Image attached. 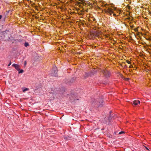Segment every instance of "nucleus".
I'll use <instances>...</instances> for the list:
<instances>
[{
  "label": "nucleus",
  "instance_id": "obj_1",
  "mask_svg": "<svg viewBox=\"0 0 151 151\" xmlns=\"http://www.w3.org/2000/svg\"><path fill=\"white\" fill-rule=\"evenodd\" d=\"M92 35H93V36H97L99 37H101L102 36V33L99 31L94 30L93 31V33Z\"/></svg>",
  "mask_w": 151,
  "mask_h": 151
},
{
  "label": "nucleus",
  "instance_id": "obj_2",
  "mask_svg": "<svg viewBox=\"0 0 151 151\" xmlns=\"http://www.w3.org/2000/svg\"><path fill=\"white\" fill-rule=\"evenodd\" d=\"M58 70L57 67L55 66H53L52 70V76L55 77H57L58 76Z\"/></svg>",
  "mask_w": 151,
  "mask_h": 151
},
{
  "label": "nucleus",
  "instance_id": "obj_3",
  "mask_svg": "<svg viewBox=\"0 0 151 151\" xmlns=\"http://www.w3.org/2000/svg\"><path fill=\"white\" fill-rule=\"evenodd\" d=\"M111 75L110 72L107 70L104 69V78H108L110 77Z\"/></svg>",
  "mask_w": 151,
  "mask_h": 151
},
{
  "label": "nucleus",
  "instance_id": "obj_4",
  "mask_svg": "<svg viewBox=\"0 0 151 151\" xmlns=\"http://www.w3.org/2000/svg\"><path fill=\"white\" fill-rule=\"evenodd\" d=\"M12 66L14 67L17 70H19V66L17 64H14L12 65Z\"/></svg>",
  "mask_w": 151,
  "mask_h": 151
},
{
  "label": "nucleus",
  "instance_id": "obj_5",
  "mask_svg": "<svg viewBox=\"0 0 151 151\" xmlns=\"http://www.w3.org/2000/svg\"><path fill=\"white\" fill-rule=\"evenodd\" d=\"M111 111H110L109 112V114H108V116H107L108 118V120L109 121V122H110L111 120L112 119V117L111 115Z\"/></svg>",
  "mask_w": 151,
  "mask_h": 151
},
{
  "label": "nucleus",
  "instance_id": "obj_6",
  "mask_svg": "<svg viewBox=\"0 0 151 151\" xmlns=\"http://www.w3.org/2000/svg\"><path fill=\"white\" fill-rule=\"evenodd\" d=\"M140 104V101L139 100H134L133 101V104L134 105H137Z\"/></svg>",
  "mask_w": 151,
  "mask_h": 151
},
{
  "label": "nucleus",
  "instance_id": "obj_7",
  "mask_svg": "<svg viewBox=\"0 0 151 151\" xmlns=\"http://www.w3.org/2000/svg\"><path fill=\"white\" fill-rule=\"evenodd\" d=\"M104 37H105L106 38H107L109 40L110 39V37H109V35H106V34H105V32H104Z\"/></svg>",
  "mask_w": 151,
  "mask_h": 151
},
{
  "label": "nucleus",
  "instance_id": "obj_8",
  "mask_svg": "<svg viewBox=\"0 0 151 151\" xmlns=\"http://www.w3.org/2000/svg\"><path fill=\"white\" fill-rule=\"evenodd\" d=\"M99 103L100 104V105L99 106L101 105L102 106L103 105V100H100L99 101Z\"/></svg>",
  "mask_w": 151,
  "mask_h": 151
},
{
  "label": "nucleus",
  "instance_id": "obj_9",
  "mask_svg": "<svg viewBox=\"0 0 151 151\" xmlns=\"http://www.w3.org/2000/svg\"><path fill=\"white\" fill-rule=\"evenodd\" d=\"M24 45L25 47H27L29 45V44L28 42H25L24 44Z\"/></svg>",
  "mask_w": 151,
  "mask_h": 151
},
{
  "label": "nucleus",
  "instance_id": "obj_10",
  "mask_svg": "<svg viewBox=\"0 0 151 151\" xmlns=\"http://www.w3.org/2000/svg\"><path fill=\"white\" fill-rule=\"evenodd\" d=\"M29 90V89L27 88H26L23 90V92H24L25 91Z\"/></svg>",
  "mask_w": 151,
  "mask_h": 151
},
{
  "label": "nucleus",
  "instance_id": "obj_11",
  "mask_svg": "<svg viewBox=\"0 0 151 151\" xmlns=\"http://www.w3.org/2000/svg\"><path fill=\"white\" fill-rule=\"evenodd\" d=\"M23 72V70H21L19 72V73H22Z\"/></svg>",
  "mask_w": 151,
  "mask_h": 151
},
{
  "label": "nucleus",
  "instance_id": "obj_12",
  "mask_svg": "<svg viewBox=\"0 0 151 151\" xmlns=\"http://www.w3.org/2000/svg\"><path fill=\"white\" fill-rule=\"evenodd\" d=\"M127 62L129 64H130L131 63V62L128 60H127Z\"/></svg>",
  "mask_w": 151,
  "mask_h": 151
},
{
  "label": "nucleus",
  "instance_id": "obj_13",
  "mask_svg": "<svg viewBox=\"0 0 151 151\" xmlns=\"http://www.w3.org/2000/svg\"><path fill=\"white\" fill-rule=\"evenodd\" d=\"M124 132L123 131H121L119 133V134H121L123 133H124Z\"/></svg>",
  "mask_w": 151,
  "mask_h": 151
},
{
  "label": "nucleus",
  "instance_id": "obj_14",
  "mask_svg": "<svg viewBox=\"0 0 151 151\" xmlns=\"http://www.w3.org/2000/svg\"><path fill=\"white\" fill-rule=\"evenodd\" d=\"M133 66L132 65H130L129 66V68H133Z\"/></svg>",
  "mask_w": 151,
  "mask_h": 151
},
{
  "label": "nucleus",
  "instance_id": "obj_15",
  "mask_svg": "<svg viewBox=\"0 0 151 151\" xmlns=\"http://www.w3.org/2000/svg\"><path fill=\"white\" fill-rule=\"evenodd\" d=\"M27 62L26 61H25L24 62V65L25 66L26 65Z\"/></svg>",
  "mask_w": 151,
  "mask_h": 151
},
{
  "label": "nucleus",
  "instance_id": "obj_16",
  "mask_svg": "<svg viewBox=\"0 0 151 151\" xmlns=\"http://www.w3.org/2000/svg\"><path fill=\"white\" fill-rule=\"evenodd\" d=\"M11 64V62H10L9 63L8 65V66H9Z\"/></svg>",
  "mask_w": 151,
  "mask_h": 151
},
{
  "label": "nucleus",
  "instance_id": "obj_17",
  "mask_svg": "<svg viewBox=\"0 0 151 151\" xmlns=\"http://www.w3.org/2000/svg\"><path fill=\"white\" fill-rule=\"evenodd\" d=\"M93 71L95 73V72H96V70H93Z\"/></svg>",
  "mask_w": 151,
  "mask_h": 151
},
{
  "label": "nucleus",
  "instance_id": "obj_18",
  "mask_svg": "<svg viewBox=\"0 0 151 151\" xmlns=\"http://www.w3.org/2000/svg\"><path fill=\"white\" fill-rule=\"evenodd\" d=\"M2 17V16L1 15H0V20L1 19Z\"/></svg>",
  "mask_w": 151,
  "mask_h": 151
},
{
  "label": "nucleus",
  "instance_id": "obj_19",
  "mask_svg": "<svg viewBox=\"0 0 151 151\" xmlns=\"http://www.w3.org/2000/svg\"><path fill=\"white\" fill-rule=\"evenodd\" d=\"M78 0L81 2H83V0Z\"/></svg>",
  "mask_w": 151,
  "mask_h": 151
},
{
  "label": "nucleus",
  "instance_id": "obj_20",
  "mask_svg": "<svg viewBox=\"0 0 151 151\" xmlns=\"http://www.w3.org/2000/svg\"><path fill=\"white\" fill-rule=\"evenodd\" d=\"M109 10L110 11V12H112V11H112V10Z\"/></svg>",
  "mask_w": 151,
  "mask_h": 151
},
{
  "label": "nucleus",
  "instance_id": "obj_21",
  "mask_svg": "<svg viewBox=\"0 0 151 151\" xmlns=\"http://www.w3.org/2000/svg\"><path fill=\"white\" fill-rule=\"evenodd\" d=\"M115 14H113V15H114Z\"/></svg>",
  "mask_w": 151,
  "mask_h": 151
},
{
  "label": "nucleus",
  "instance_id": "obj_22",
  "mask_svg": "<svg viewBox=\"0 0 151 151\" xmlns=\"http://www.w3.org/2000/svg\"><path fill=\"white\" fill-rule=\"evenodd\" d=\"M146 149H147V150H149L148 149V148H146Z\"/></svg>",
  "mask_w": 151,
  "mask_h": 151
},
{
  "label": "nucleus",
  "instance_id": "obj_23",
  "mask_svg": "<svg viewBox=\"0 0 151 151\" xmlns=\"http://www.w3.org/2000/svg\"><path fill=\"white\" fill-rule=\"evenodd\" d=\"M105 5H105V4H104V7L105 6Z\"/></svg>",
  "mask_w": 151,
  "mask_h": 151
},
{
  "label": "nucleus",
  "instance_id": "obj_24",
  "mask_svg": "<svg viewBox=\"0 0 151 151\" xmlns=\"http://www.w3.org/2000/svg\"><path fill=\"white\" fill-rule=\"evenodd\" d=\"M109 9V10H110V9Z\"/></svg>",
  "mask_w": 151,
  "mask_h": 151
}]
</instances>
